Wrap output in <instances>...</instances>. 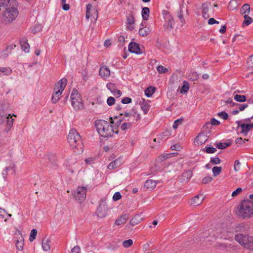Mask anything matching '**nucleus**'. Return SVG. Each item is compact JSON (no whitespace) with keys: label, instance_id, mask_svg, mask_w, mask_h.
Instances as JSON below:
<instances>
[{"label":"nucleus","instance_id":"obj_19","mask_svg":"<svg viewBox=\"0 0 253 253\" xmlns=\"http://www.w3.org/2000/svg\"><path fill=\"white\" fill-rule=\"evenodd\" d=\"M209 5V3L208 2H205L202 5V15L203 18L205 19H208L210 17L208 14Z\"/></svg>","mask_w":253,"mask_h":253},{"label":"nucleus","instance_id":"obj_27","mask_svg":"<svg viewBox=\"0 0 253 253\" xmlns=\"http://www.w3.org/2000/svg\"><path fill=\"white\" fill-rule=\"evenodd\" d=\"M150 9L147 7H143L141 11V15L143 20H147L149 18Z\"/></svg>","mask_w":253,"mask_h":253},{"label":"nucleus","instance_id":"obj_4","mask_svg":"<svg viewBox=\"0 0 253 253\" xmlns=\"http://www.w3.org/2000/svg\"><path fill=\"white\" fill-rule=\"evenodd\" d=\"M68 142L70 144L80 151H83V145L81 139V137L76 129L72 128L70 129L68 136Z\"/></svg>","mask_w":253,"mask_h":253},{"label":"nucleus","instance_id":"obj_12","mask_svg":"<svg viewBox=\"0 0 253 253\" xmlns=\"http://www.w3.org/2000/svg\"><path fill=\"white\" fill-rule=\"evenodd\" d=\"M128 50L131 53L140 54L142 52L140 51L139 44L135 42H131L128 45Z\"/></svg>","mask_w":253,"mask_h":253},{"label":"nucleus","instance_id":"obj_50","mask_svg":"<svg viewBox=\"0 0 253 253\" xmlns=\"http://www.w3.org/2000/svg\"><path fill=\"white\" fill-rule=\"evenodd\" d=\"M133 244V241L131 239L124 241L123 243V245L125 248H128L131 246Z\"/></svg>","mask_w":253,"mask_h":253},{"label":"nucleus","instance_id":"obj_26","mask_svg":"<svg viewBox=\"0 0 253 253\" xmlns=\"http://www.w3.org/2000/svg\"><path fill=\"white\" fill-rule=\"evenodd\" d=\"M250 5L248 3H246L242 6L240 10V13L241 14L248 15L250 12Z\"/></svg>","mask_w":253,"mask_h":253},{"label":"nucleus","instance_id":"obj_45","mask_svg":"<svg viewBox=\"0 0 253 253\" xmlns=\"http://www.w3.org/2000/svg\"><path fill=\"white\" fill-rule=\"evenodd\" d=\"M131 126V123L125 122L121 125L120 128L121 130L124 131L129 128Z\"/></svg>","mask_w":253,"mask_h":253},{"label":"nucleus","instance_id":"obj_31","mask_svg":"<svg viewBox=\"0 0 253 253\" xmlns=\"http://www.w3.org/2000/svg\"><path fill=\"white\" fill-rule=\"evenodd\" d=\"M155 91V88L154 87H149L147 88L145 90V95L148 97H151Z\"/></svg>","mask_w":253,"mask_h":253},{"label":"nucleus","instance_id":"obj_8","mask_svg":"<svg viewBox=\"0 0 253 253\" xmlns=\"http://www.w3.org/2000/svg\"><path fill=\"white\" fill-rule=\"evenodd\" d=\"M86 194V188L84 186H79L74 193V196L75 198L80 201H84Z\"/></svg>","mask_w":253,"mask_h":253},{"label":"nucleus","instance_id":"obj_55","mask_svg":"<svg viewBox=\"0 0 253 253\" xmlns=\"http://www.w3.org/2000/svg\"><path fill=\"white\" fill-rule=\"evenodd\" d=\"M241 166V163L239 160H236L234 163V169L236 172L240 170Z\"/></svg>","mask_w":253,"mask_h":253},{"label":"nucleus","instance_id":"obj_63","mask_svg":"<svg viewBox=\"0 0 253 253\" xmlns=\"http://www.w3.org/2000/svg\"><path fill=\"white\" fill-rule=\"evenodd\" d=\"M112 93L114 95V96H115L117 98L120 97L122 95V94L121 90H118L117 89L114 92H113Z\"/></svg>","mask_w":253,"mask_h":253},{"label":"nucleus","instance_id":"obj_47","mask_svg":"<svg viewBox=\"0 0 253 253\" xmlns=\"http://www.w3.org/2000/svg\"><path fill=\"white\" fill-rule=\"evenodd\" d=\"M183 121V118H180L179 119H178L176 120L173 123V125L172 126V127L174 129H176L178 127V126L181 124L182 121Z\"/></svg>","mask_w":253,"mask_h":253},{"label":"nucleus","instance_id":"obj_23","mask_svg":"<svg viewBox=\"0 0 253 253\" xmlns=\"http://www.w3.org/2000/svg\"><path fill=\"white\" fill-rule=\"evenodd\" d=\"M157 182L152 179L147 180L145 183L144 186L149 189H153L155 188Z\"/></svg>","mask_w":253,"mask_h":253},{"label":"nucleus","instance_id":"obj_28","mask_svg":"<svg viewBox=\"0 0 253 253\" xmlns=\"http://www.w3.org/2000/svg\"><path fill=\"white\" fill-rule=\"evenodd\" d=\"M20 45L22 49L26 52H28L30 45L25 40H21L20 41Z\"/></svg>","mask_w":253,"mask_h":253},{"label":"nucleus","instance_id":"obj_36","mask_svg":"<svg viewBox=\"0 0 253 253\" xmlns=\"http://www.w3.org/2000/svg\"><path fill=\"white\" fill-rule=\"evenodd\" d=\"M189 88V85L188 83L186 81H184L180 92L182 93H185L188 91Z\"/></svg>","mask_w":253,"mask_h":253},{"label":"nucleus","instance_id":"obj_49","mask_svg":"<svg viewBox=\"0 0 253 253\" xmlns=\"http://www.w3.org/2000/svg\"><path fill=\"white\" fill-rule=\"evenodd\" d=\"M230 145L228 143H218L216 145V147L220 149H223L227 148Z\"/></svg>","mask_w":253,"mask_h":253},{"label":"nucleus","instance_id":"obj_54","mask_svg":"<svg viewBox=\"0 0 253 253\" xmlns=\"http://www.w3.org/2000/svg\"><path fill=\"white\" fill-rule=\"evenodd\" d=\"M157 70L159 73L162 74L166 73L168 69L162 65H159L157 67Z\"/></svg>","mask_w":253,"mask_h":253},{"label":"nucleus","instance_id":"obj_43","mask_svg":"<svg viewBox=\"0 0 253 253\" xmlns=\"http://www.w3.org/2000/svg\"><path fill=\"white\" fill-rule=\"evenodd\" d=\"M14 119L12 118V116L10 115H9L8 117H7V121L6 124L9 128H11L13 126Z\"/></svg>","mask_w":253,"mask_h":253},{"label":"nucleus","instance_id":"obj_52","mask_svg":"<svg viewBox=\"0 0 253 253\" xmlns=\"http://www.w3.org/2000/svg\"><path fill=\"white\" fill-rule=\"evenodd\" d=\"M115 99L113 97H109L107 99V104L110 106L113 105L115 104Z\"/></svg>","mask_w":253,"mask_h":253},{"label":"nucleus","instance_id":"obj_20","mask_svg":"<svg viewBox=\"0 0 253 253\" xmlns=\"http://www.w3.org/2000/svg\"><path fill=\"white\" fill-rule=\"evenodd\" d=\"M236 123L238 124V127L241 128V133L245 136L247 135L250 130L248 125L246 124H240L239 122H237Z\"/></svg>","mask_w":253,"mask_h":253},{"label":"nucleus","instance_id":"obj_40","mask_svg":"<svg viewBox=\"0 0 253 253\" xmlns=\"http://www.w3.org/2000/svg\"><path fill=\"white\" fill-rule=\"evenodd\" d=\"M237 7V1L236 0H231L229 3L228 7L231 10L236 9Z\"/></svg>","mask_w":253,"mask_h":253},{"label":"nucleus","instance_id":"obj_5","mask_svg":"<svg viewBox=\"0 0 253 253\" xmlns=\"http://www.w3.org/2000/svg\"><path fill=\"white\" fill-rule=\"evenodd\" d=\"M235 239L240 245L247 249L253 250V237L247 233H239L236 234Z\"/></svg>","mask_w":253,"mask_h":253},{"label":"nucleus","instance_id":"obj_48","mask_svg":"<svg viewBox=\"0 0 253 253\" xmlns=\"http://www.w3.org/2000/svg\"><path fill=\"white\" fill-rule=\"evenodd\" d=\"M216 149L213 147H206L204 148V151L206 152V153L209 154H212L214 153L216 151Z\"/></svg>","mask_w":253,"mask_h":253},{"label":"nucleus","instance_id":"obj_9","mask_svg":"<svg viewBox=\"0 0 253 253\" xmlns=\"http://www.w3.org/2000/svg\"><path fill=\"white\" fill-rule=\"evenodd\" d=\"M164 16L166 21L165 27L168 29H172L174 24L173 17L168 11L164 12Z\"/></svg>","mask_w":253,"mask_h":253},{"label":"nucleus","instance_id":"obj_41","mask_svg":"<svg viewBox=\"0 0 253 253\" xmlns=\"http://www.w3.org/2000/svg\"><path fill=\"white\" fill-rule=\"evenodd\" d=\"M134 120L133 118H121L120 117V119L117 120V123H120L122 121H124L125 122L127 123H132V121Z\"/></svg>","mask_w":253,"mask_h":253},{"label":"nucleus","instance_id":"obj_3","mask_svg":"<svg viewBox=\"0 0 253 253\" xmlns=\"http://www.w3.org/2000/svg\"><path fill=\"white\" fill-rule=\"evenodd\" d=\"M95 127L99 135L103 137L112 136L114 133L112 126L109 122L104 120L96 121Z\"/></svg>","mask_w":253,"mask_h":253},{"label":"nucleus","instance_id":"obj_1","mask_svg":"<svg viewBox=\"0 0 253 253\" xmlns=\"http://www.w3.org/2000/svg\"><path fill=\"white\" fill-rule=\"evenodd\" d=\"M18 3L16 0H12V2L1 11V20L5 24L11 23L18 16L19 12L18 10Z\"/></svg>","mask_w":253,"mask_h":253},{"label":"nucleus","instance_id":"obj_46","mask_svg":"<svg viewBox=\"0 0 253 253\" xmlns=\"http://www.w3.org/2000/svg\"><path fill=\"white\" fill-rule=\"evenodd\" d=\"M221 162V160L218 157H211L210 160V163L213 165H218Z\"/></svg>","mask_w":253,"mask_h":253},{"label":"nucleus","instance_id":"obj_35","mask_svg":"<svg viewBox=\"0 0 253 253\" xmlns=\"http://www.w3.org/2000/svg\"><path fill=\"white\" fill-rule=\"evenodd\" d=\"M244 17V21L243 23V25L248 26L253 22V19L247 14L245 15Z\"/></svg>","mask_w":253,"mask_h":253},{"label":"nucleus","instance_id":"obj_25","mask_svg":"<svg viewBox=\"0 0 253 253\" xmlns=\"http://www.w3.org/2000/svg\"><path fill=\"white\" fill-rule=\"evenodd\" d=\"M151 32L150 28L147 27H144L140 28L139 30V34L140 36L145 37L148 35Z\"/></svg>","mask_w":253,"mask_h":253},{"label":"nucleus","instance_id":"obj_30","mask_svg":"<svg viewBox=\"0 0 253 253\" xmlns=\"http://www.w3.org/2000/svg\"><path fill=\"white\" fill-rule=\"evenodd\" d=\"M50 240L49 239H47L46 240H43L42 241V249L44 251H48L50 250Z\"/></svg>","mask_w":253,"mask_h":253},{"label":"nucleus","instance_id":"obj_44","mask_svg":"<svg viewBox=\"0 0 253 253\" xmlns=\"http://www.w3.org/2000/svg\"><path fill=\"white\" fill-rule=\"evenodd\" d=\"M123 115H124L123 118H133L134 119L135 118V114H133L132 112H125L124 113L120 114V116Z\"/></svg>","mask_w":253,"mask_h":253},{"label":"nucleus","instance_id":"obj_11","mask_svg":"<svg viewBox=\"0 0 253 253\" xmlns=\"http://www.w3.org/2000/svg\"><path fill=\"white\" fill-rule=\"evenodd\" d=\"M107 211L108 209L106 205L101 203L97 209V215L100 218L104 217L107 214Z\"/></svg>","mask_w":253,"mask_h":253},{"label":"nucleus","instance_id":"obj_24","mask_svg":"<svg viewBox=\"0 0 253 253\" xmlns=\"http://www.w3.org/2000/svg\"><path fill=\"white\" fill-rule=\"evenodd\" d=\"M184 8L183 4L180 5V10L177 12V16L179 18L180 21L182 23V25L185 23V20L183 16V11L182 9Z\"/></svg>","mask_w":253,"mask_h":253},{"label":"nucleus","instance_id":"obj_6","mask_svg":"<svg viewBox=\"0 0 253 253\" xmlns=\"http://www.w3.org/2000/svg\"><path fill=\"white\" fill-rule=\"evenodd\" d=\"M136 13V10L134 7L133 5H131L127 11V13L126 15V27L127 28L130 30L132 31L134 29V24H135V16Z\"/></svg>","mask_w":253,"mask_h":253},{"label":"nucleus","instance_id":"obj_38","mask_svg":"<svg viewBox=\"0 0 253 253\" xmlns=\"http://www.w3.org/2000/svg\"><path fill=\"white\" fill-rule=\"evenodd\" d=\"M138 218V216H135L132 218L129 221L130 225L133 226L138 224L140 222V219Z\"/></svg>","mask_w":253,"mask_h":253},{"label":"nucleus","instance_id":"obj_56","mask_svg":"<svg viewBox=\"0 0 253 253\" xmlns=\"http://www.w3.org/2000/svg\"><path fill=\"white\" fill-rule=\"evenodd\" d=\"M122 197V196L119 192H116L114 193L113 199L114 201H116L120 200Z\"/></svg>","mask_w":253,"mask_h":253},{"label":"nucleus","instance_id":"obj_37","mask_svg":"<svg viewBox=\"0 0 253 253\" xmlns=\"http://www.w3.org/2000/svg\"><path fill=\"white\" fill-rule=\"evenodd\" d=\"M222 168L220 167H214L212 169L213 175L214 177L218 175L221 171Z\"/></svg>","mask_w":253,"mask_h":253},{"label":"nucleus","instance_id":"obj_58","mask_svg":"<svg viewBox=\"0 0 253 253\" xmlns=\"http://www.w3.org/2000/svg\"><path fill=\"white\" fill-rule=\"evenodd\" d=\"M212 178L211 176H206L202 180V183L204 184H207L212 180Z\"/></svg>","mask_w":253,"mask_h":253},{"label":"nucleus","instance_id":"obj_10","mask_svg":"<svg viewBox=\"0 0 253 253\" xmlns=\"http://www.w3.org/2000/svg\"><path fill=\"white\" fill-rule=\"evenodd\" d=\"M67 83V80L66 78H62L59 80L55 85L54 91H56L62 94Z\"/></svg>","mask_w":253,"mask_h":253},{"label":"nucleus","instance_id":"obj_29","mask_svg":"<svg viewBox=\"0 0 253 253\" xmlns=\"http://www.w3.org/2000/svg\"><path fill=\"white\" fill-rule=\"evenodd\" d=\"M140 107L144 114H146L150 109L149 104L145 102L144 100L142 102L140 103Z\"/></svg>","mask_w":253,"mask_h":253},{"label":"nucleus","instance_id":"obj_64","mask_svg":"<svg viewBox=\"0 0 253 253\" xmlns=\"http://www.w3.org/2000/svg\"><path fill=\"white\" fill-rule=\"evenodd\" d=\"M215 23L218 24L219 22L216 21L213 18H211L208 21V24L209 25H212Z\"/></svg>","mask_w":253,"mask_h":253},{"label":"nucleus","instance_id":"obj_18","mask_svg":"<svg viewBox=\"0 0 253 253\" xmlns=\"http://www.w3.org/2000/svg\"><path fill=\"white\" fill-rule=\"evenodd\" d=\"M122 164V160L121 158H118L114 161L111 162L108 166V169H116Z\"/></svg>","mask_w":253,"mask_h":253},{"label":"nucleus","instance_id":"obj_16","mask_svg":"<svg viewBox=\"0 0 253 253\" xmlns=\"http://www.w3.org/2000/svg\"><path fill=\"white\" fill-rule=\"evenodd\" d=\"M99 73L100 76L104 78H107L110 76L109 69L105 66L100 67Z\"/></svg>","mask_w":253,"mask_h":253},{"label":"nucleus","instance_id":"obj_34","mask_svg":"<svg viewBox=\"0 0 253 253\" xmlns=\"http://www.w3.org/2000/svg\"><path fill=\"white\" fill-rule=\"evenodd\" d=\"M106 87L112 93L117 89L116 85L112 83H108L106 84Z\"/></svg>","mask_w":253,"mask_h":253},{"label":"nucleus","instance_id":"obj_61","mask_svg":"<svg viewBox=\"0 0 253 253\" xmlns=\"http://www.w3.org/2000/svg\"><path fill=\"white\" fill-rule=\"evenodd\" d=\"M80 251V247L79 246H76L71 250V253H79Z\"/></svg>","mask_w":253,"mask_h":253},{"label":"nucleus","instance_id":"obj_33","mask_svg":"<svg viewBox=\"0 0 253 253\" xmlns=\"http://www.w3.org/2000/svg\"><path fill=\"white\" fill-rule=\"evenodd\" d=\"M54 92L51 97V101L53 103L55 104L59 100L61 94L57 92L56 91Z\"/></svg>","mask_w":253,"mask_h":253},{"label":"nucleus","instance_id":"obj_62","mask_svg":"<svg viewBox=\"0 0 253 253\" xmlns=\"http://www.w3.org/2000/svg\"><path fill=\"white\" fill-rule=\"evenodd\" d=\"M7 213L3 209L0 208V216H1L2 218H6Z\"/></svg>","mask_w":253,"mask_h":253},{"label":"nucleus","instance_id":"obj_53","mask_svg":"<svg viewBox=\"0 0 253 253\" xmlns=\"http://www.w3.org/2000/svg\"><path fill=\"white\" fill-rule=\"evenodd\" d=\"M217 115L220 118H222L224 120H227L228 117V114L224 111H222V112H219L217 114Z\"/></svg>","mask_w":253,"mask_h":253},{"label":"nucleus","instance_id":"obj_59","mask_svg":"<svg viewBox=\"0 0 253 253\" xmlns=\"http://www.w3.org/2000/svg\"><path fill=\"white\" fill-rule=\"evenodd\" d=\"M242 191V189L241 188H238L235 191H234L232 193V196L233 197H235L239 194Z\"/></svg>","mask_w":253,"mask_h":253},{"label":"nucleus","instance_id":"obj_14","mask_svg":"<svg viewBox=\"0 0 253 253\" xmlns=\"http://www.w3.org/2000/svg\"><path fill=\"white\" fill-rule=\"evenodd\" d=\"M204 198L203 195H197L191 200V204L194 206H199L202 203Z\"/></svg>","mask_w":253,"mask_h":253},{"label":"nucleus","instance_id":"obj_57","mask_svg":"<svg viewBox=\"0 0 253 253\" xmlns=\"http://www.w3.org/2000/svg\"><path fill=\"white\" fill-rule=\"evenodd\" d=\"M131 101H132L131 98H130V97H126L122 99L121 102L123 104H129V103H131Z\"/></svg>","mask_w":253,"mask_h":253},{"label":"nucleus","instance_id":"obj_2","mask_svg":"<svg viewBox=\"0 0 253 253\" xmlns=\"http://www.w3.org/2000/svg\"><path fill=\"white\" fill-rule=\"evenodd\" d=\"M237 215L244 218H250L253 216V201L246 199L243 200L237 207Z\"/></svg>","mask_w":253,"mask_h":253},{"label":"nucleus","instance_id":"obj_7","mask_svg":"<svg viewBox=\"0 0 253 253\" xmlns=\"http://www.w3.org/2000/svg\"><path fill=\"white\" fill-rule=\"evenodd\" d=\"M71 99L72 105L75 110H79L83 107L82 99L77 89H73Z\"/></svg>","mask_w":253,"mask_h":253},{"label":"nucleus","instance_id":"obj_42","mask_svg":"<svg viewBox=\"0 0 253 253\" xmlns=\"http://www.w3.org/2000/svg\"><path fill=\"white\" fill-rule=\"evenodd\" d=\"M92 8V5L90 4H87L86 6V11L85 17L87 19H88L91 16L90 10Z\"/></svg>","mask_w":253,"mask_h":253},{"label":"nucleus","instance_id":"obj_17","mask_svg":"<svg viewBox=\"0 0 253 253\" xmlns=\"http://www.w3.org/2000/svg\"><path fill=\"white\" fill-rule=\"evenodd\" d=\"M193 172L191 170H188L182 173L181 176L180 180L181 181L188 182L189 180L192 177Z\"/></svg>","mask_w":253,"mask_h":253},{"label":"nucleus","instance_id":"obj_21","mask_svg":"<svg viewBox=\"0 0 253 253\" xmlns=\"http://www.w3.org/2000/svg\"><path fill=\"white\" fill-rule=\"evenodd\" d=\"M18 234L21 235V237L17 240L16 243V247L18 250L22 251L23 249L24 245V238L22 236L21 232L18 231Z\"/></svg>","mask_w":253,"mask_h":253},{"label":"nucleus","instance_id":"obj_39","mask_svg":"<svg viewBox=\"0 0 253 253\" xmlns=\"http://www.w3.org/2000/svg\"><path fill=\"white\" fill-rule=\"evenodd\" d=\"M37 234V230L36 229H32L30 233L29 240L31 242H33L36 239Z\"/></svg>","mask_w":253,"mask_h":253},{"label":"nucleus","instance_id":"obj_32","mask_svg":"<svg viewBox=\"0 0 253 253\" xmlns=\"http://www.w3.org/2000/svg\"><path fill=\"white\" fill-rule=\"evenodd\" d=\"M234 99L237 102H244L247 100L245 95L235 94L234 96Z\"/></svg>","mask_w":253,"mask_h":253},{"label":"nucleus","instance_id":"obj_15","mask_svg":"<svg viewBox=\"0 0 253 253\" xmlns=\"http://www.w3.org/2000/svg\"><path fill=\"white\" fill-rule=\"evenodd\" d=\"M129 218V214L128 213H124L121 216L119 217L115 221V224L117 225H120L125 223Z\"/></svg>","mask_w":253,"mask_h":253},{"label":"nucleus","instance_id":"obj_22","mask_svg":"<svg viewBox=\"0 0 253 253\" xmlns=\"http://www.w3.org/2000/svg\"><path fill=\"white\" fill-rule=\"evenodd\" d=\"M12 73V69L8 67H0V76H8Z\"/></svg>","mask_w":253,"mask_h":253},{"label":"nucleus","instance_id":"obj_13","mask_svg":"<svg viewBox=\"0 0 253 253\" xmlns=\"http://www.w3.org/2000/svg\"><path fill=\"white\" fill-rule=\"evenodd\" d=\"M208 140V136L204 133H200L195 139V143L198 145L204 144Z\"/></svg>","mask_w":253,"mask_h":253},{"label":"nucleus","instance_id":"obj_51","mask_svg":"<svg viewBox=\"0 0 253 253\" xmlns=\"http://www.w3.org/2000/svg\"><path fill=\"white\" fill-rule=\"evenodd\" d=\"M189 77L193 81H194L198 79V78H199V75L197 73L193 72H191L189 74Z\"/></svg>","mask_w":253,"mask_h":253},{"label":"nucleus","instance_id":"obj_60","mask_svg":"<svg viewBox=\"0 0 253 253\" xmlns=\"http://www.w3.org/2000/svg\"><path fill=\"white\" fill-rule=\"evenodd\" d=\"M209 124H211L213 126H217L220 124V123L218 120H216L214 118H212L211 120V123Z\"/></svg>","mask_w":253,"mask_h":253}]
</instances>
